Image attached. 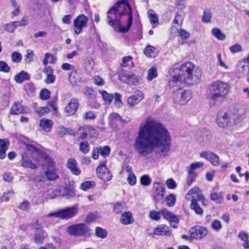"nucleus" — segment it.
<instances>
[{"mask_svg": "<svg viewBox=\"0 0 249 249\" xmlns=\"http://www.w3.org/2000/svg\"><path fill=\"white\" fill-rule=\"evenodd\" d=\"M212 35L218 40H223L225 38V35L218 28H213L212 30Z\"/></svg>", "mask_w": 249, "mask_h": 249, "instance_id": "obj_43", "label": "nucleus"}, {"mask_svg": "<svg viewBox=\"0 0 249 249\" xmlns=\"http://www.w3.org/2000/svg\"><path fill=\"white\" fill-rule=\"evenodd\" d=\"M107 161L102 162L96 168L98 177L104 181H108L112 178V174L106 167Z\"/></svg>", "mask_w": 249, "mask_h": 249, "instance_id": "obj_12", "label": "nucleus"}, {"mask_svg": "<svg viewBox=\"0 0 249 249\" xmlns=\"http://www.w3.org/2000/svg\"><path fill=\"white\" fill-rule=\"evenodd\" d=\"M160 211L157 212L155 210L151 211L149 213V217L151 219L158 221L160 218Z\"/></svg>", "mask_w": 249, "mask_h": 249, "instance_id": "obj_57", "label": "nucleus"}, {"mask_svg": "<svg viewBox=\"0 0 249 249\" xmlns=\"http://www.w3.org/2000/svg\"><path fill=\"white\" fill-rule=\"evenodd\" d=\"M90 147L87 141H82L79 143V151L84 154H87L89 151Z\"/></svg>", "mask_w": 249, "mask_h": 249, "instance_id": "obj_39", "label": "nucleus"}, {"mask_svg": "<svg viewBox=\"0 0 249 249\" xmlns=\"http://www.w3.org/2000/svg\"><path fill=\"white\" fill-rule=\"evenodd\" d=\"M36 228H37V231H36L35 233V242L36 244H42L44 239L47 236V234L46 231L42 229H39L38 227Z\"/></svg>", "mask_w": 249, "mask_h": 249, "instance_id": "obj_26", "label": "nucleus"}, {"mask_svg": "<svg viewBox=\"0 0 249 249\" xmlns=\"http://www.w3.org/2000/svg\"><path fill=\"white\" fill-rule=\"evenodd\" d=\"M191 237L195 239H200L206 236L208 231L207 228L202 226H196L191 228L190 230Z\"/></svg>", "mask_w": 249, "mask_h": 249, "instance_id": "obj_16", "label": "nucleus"}, {"mask_svg": "<svg viewBox=\"0 0 249 249\" xmlns=\"http://www.w3.org/2000/svg\"><path fill=\"white\" fill-rule=\"evenodd\" d=\"M230 89L227 83L221 80L214 81L209 86L207 98L214 103L221 102L226 98Z\"/></svg>", "mask_w": 249, "mask_h": 249, "instance_id": "obj_5", "label": "nucleus"}, {"mask_svg": "<svg viewBox=\"0 0 249 249\" xmlns=\"http://www.w3.org/2000/svg\"><path fill=\"white\" fill-rule=\"evenodd\" d=\"M34 108L36 114L40 116H42L44 114L48 113L50 111L49 108L46 107H37L36 103L34 104Z\"/></svg>", "mask_w": 249, "mask_h": 249, "instance_id": "obj_36", "label": "nucleus"}, {"mask_svg": "<svg viewBox=\"0 0 249 249\" xmlns=\"http://www.w3.org/2000/svg\"><path fill=\"white\" fill-rule=\"evenodd\" d=\"M155 48L151 46H147L144 50V53L148 57H154L155 56Z\"/></svg>", "mask_w": 249, "mask_h": 249, "instance_id": "obj_49", "label": "nucleus"}, {"mask_svg": "<svg viewBox=\"0 0 249 249\" xmlns=\"http://www.w3.org/2000/svg\"><path fill=\"white\" fill-rule=\"evenodd\" d=\"M79 107L78 101L76 98H72L65 107V111L68 116L75 114Z\"/></svg>", "mask_w": 249, "mask_h": 249, "instance_id": "obj_21", "label": "nucleus"}, {"mask_svg": "<svg viewBox=\"0 0 249 249\" xmlns=\"http://www.w3.org/2000/svg\"><path fill=\"white\" fill-rule=\"evenodd\" d=\"M237 69L238 71L242 72L243 74H244V71H246L248 69L249 72L248 74L247 80L248 81H249V68H248V66L246 65L242 64L241 61H239L237 67Z\"/></svg>", "mask_w": 249, "mask_h": 249, "instance_id": "obj_56", "label": "nucleus"}, {"mask_svg": "<svg viewBox=\"0 0 249 249\" xmlns=\"http://www.w3.org/2000/svg\"><path fill=\"white\" fill-rule=\"evenodd\" d=\"M120 221L121 223L124 225L132 224L134 220L132 217V213L129 211L122 213L120 219Z\"/></svg>", "mask_w": 249, "mask_h": 249, "instance_id": "obj_24", "label": "nucleus"}, {"mask_svg": "<svg viewBox=\"0 0 249 249\" xmlns=\"http://www.w3.org/2000/svg\"><path fill=\"white\" fill-rule=\"evenodd\" d=\"M85 95L89 99H92L95 97V93L94 91L89 88H86Z\"/></svg>", "mask_w": 249, "mask_h": 249, "instance_id": "obj_63", "label": "nucleus"}, {"mask_svg": "<svg viewBox=\"0 0 249 249\" xmlns=\"http://www.w3.org/2000/svg\"><path fill=\"white\" fill-rule=\"evenodd\" d=\"M204 165V163L202 162H196L192 163L187 167V171L195 172V170L202 167Z\"/></svg>", "mask_w": 249, "mask_h": 249, "instance_id": "obj_48", "label": "nucleus"}, {"mask_svg": "<svg viewBox=\"0 0 249 249\" xmlns=\"http://www.w3.org/2000/svg\"><path fill=\"white\" fill-rule=\"evenodd\" d=\"M50 96V91L47 89H44L40 93V97L43 100L48 99Z\"/></svg>", "mask_w": 249, "mask_h": 249, "instance_id": "obj_64", "label": "nucleus"}, {"mask_svg": "<svg viewBox=\"0 0 249 249\" xmlns=\"http://www.w3.org/2000/svg\"><path fill=\"white\" fill-rule=\"evenodd\" d=\"M158 76V72L157 68L155 67H151L147 72V79L148 81H152L153 79L157 77Z\"/></svg>", "mask_w": 249, "mask_h": 249, "instance_id": "obj_41", "label": "nucleus"}, {"mask_svg": "<svg viewBox=\"0 0 249 249\" xmlns=\"http://www.w3.org/2000/svg\"><path fill=\"white\" fill-rule=\"evenodd\" d=\"M18 208L23 211H29L30 209V204L28 201L26 200L21 203Z\"/></svg>", "mask_w": 249, "mask_h": 249, "instance_id": "obj_59", "label": "nucleus"}, {"mask_svg": "<svg viewBox=\"0 0 249 249\" xmlns=\"http://www.w3.org/2000/svg\"><path fill=\"white\" fill-rule=\"evenodd\" d=\"M9 144L7 140L0 139V159H3L6 156V151Z\"/></svg>", "mask_w": 249, "mask_h": 249, "instance_id": "obj_30", "label": "nucleus"}, {"mask_svg": "<svg viewBox=\"0 0 249 249\" xmlns=\"http://www.w3.org/2000/svg\"><path fill=\"white\" fill-rule=\"evenodd\" d=\"M53 126V122L51 120L43 118L40 120V126L46 132L51 130Z\"/></svg>", "mask_w": 249, "mask_h": 249, "instance_id": "obj_31", "label": "nucleus"}, {"mask_svg": "<svg viewBox=\"0 0 249 249\" xmlns=\"http://www.w3.org/2000/svg\"><path fill=\"white\" fill-rule=\"evenodd\" d=\"M12 60L14 63H19L22 60V55L17 52H14L11 56Z\"/></svg>", "mask_w": 249, "mask_h": 249, "instance_id": "obj_55", "label": "nucleus"}, {"mask_svg": "<svg viewBox=\"0 0 249 249\" xmlns=\"http://www.w3.org/2000/svg\"><path fill=\"white\" fill-rule=\"evenodd\" d=\"M154 234L157 235L170 236L171 234L170 228L165 225L162 224L158 226L154 231Z\"/></svg>", "mask_w": 249, "mask_h": 249, "instance_id": "obj_23", "label": "nucleus"}, {"mask_svg": "<svg viewBox=\"0 0 249 249\" xmlns=\"http://www.w3.org/2000/svg\"><path fill=\"white\" fill-rule=\"evenodd\" d=\"M165 201L166 205L169 207H173L176 201V196L173 194H170L166 196Z\"/></svg>", "mask_w": 249, "mask_h": 249, "instance_id": "obj_42", "label": "nucleus"}, {"mask_svg": "<svg viewBox=\"0 0 249 249\" xmlns=\"http://www.w3.org/2000/svg\"><path fill=\"white\" fill-rule=\"evenodd\" d=\"M89 18L83 14L78 16L73 20V32L76 35L80 34L84 28L87 27Z\"/></svg>", "mask_w": 249, "mask_h": 249, "instance_id": "obj_11", "label": "nucleus"}, {"mask_svg": "<svg viewBox=\"0 0 249 249\" xmlns=\"http://www.w3.org/2000/svg\"><path fill=\"white\" fill-rule=\"evenodd\" d=\"M44 73L46 74V78L45 82L47 84H52L55 80V76L53 74V71L50 67H47L44 70Z\"/></svg>", "mask_w": 249, "mask_h": 249, "instance_id": "obj_29", "label": "nucleus"}, {"mask_svg": "<svg viewBox=\"0 0 249 249\" xmlns=\"http://www.w3.org/2000/svg\"><path fill=\"white\" fill-rule=\"evenodd\" d=\"M21 166L24 168H31L32 169H36L37 168L36 164L33 163L31 160L27 157H23Z\"/></svg>", "mask_w": 249, "mask_h": 249, "instance_id": "obj_32", "label": "nucleus"}, {"mask_svg": "<svg viewBox=\"0 0 249 249\" xmlns=\"http://www.w3.org/2000/svg\"><path fill=\"white\" fill-rule=\"evenodd\" d=\"M173 98L175 104L184 106L192 99V95L190 90L179 89L173 93Z\"/></svg>", "mask_w": 249, "mask_h": 249, "instance_id": "obj_10", "label": "nucleus"}, {"mask_svg": "<svg viewBox=\"0 0 249 249\" xmlns=\"http://www.w3.org/2000/svg\"><path fill=\"white\" fill-rule=\"evenodd\" d=\"M178 71V72L175 74L169 81L171 87H179L182 84L194 85L201 80V69L191 62H186L182 64Z\"/></svg>", "mask_w": 249, "mask_h": 249, "instance_id": "obj_3", "label": "nucleus"}, {"mask_svg": "<svg viewBox=\"0 0 249 249\" xmlns=\"http://www.w3.org/2000/svg\"><path fill=\"white\" fill-rule=\"evenodd\" d=\"M171 140L169 132L162 124L148 118L140 125L134 149L140 156L144 157L156 149L165 153L170 149Z\"/></svg>", "mask_w": 249, "mask_h": 249, "instance_id": "obj_1", "label": "nucleus"}, {"mask_svg": "<svg viewBox=\"0 0 249 249\" xmlns=\"http://www.w3.org/2000/svg\"><path fill=\"white\" fill-rule=\"evenodd\" d=\"M126 208L125 202L116 203L113 208V211L117 214L121 213Z\"/></svg>", "mask_w": 249, "mask_h": 249, "instance_id": "obj_37", "label": "nucleus"}, {"mask_svg": "<svg viewBox=\"0 0 249 249\" xmlns=\"http://www.w3.org/2000/svg\"><path fill=\"white\" fill-rule=\"evenodd\" d=\"M185 198L188 200L191 199L190 208L195 212L196 214L202 215L203 210L197 203V201H201L203 205H206L208 204V201L205 198L202 194V191L198 188L193 187L187 193Z\"/></svg>", "mask_w": 249, "mask_h": 249, "instance_id": "obj_6", "label": "nucleus"}, {"mask_svg": "<svg viewBox=\"0 0 249 249\" xmlns=\"http://www.w3.org/2000/svg\"><path fill=\"white\" fill-rule=\"evenodd\" d=\"M27 108L24 107L20 103L15 102L10 109V113L13 115L27 113Z\"/></svg>", "mask_w": 249, "mask_h": 249, "instance_id": "obj_25", "label": "nucleus"}, {"mask_svg": "<svg viewBox=\"0 0 249 249\" xmlns=\"http://www.w3.org/2000/svg\"><path fill=\"white\" fill-rule=\"evenodd\" d=\"M210 197L212 200L215 201L217 203H221L223 200V198L221 193H212Z\"/></svg>", "mask_w": 249, "mask_h": 249, "instance_id": "obj_50", "label": "nucleus"}, {"mask_svg": "<svg viewBox=\"0 0 249 249\" xmlns=\"http://www.w3.org/2000/svg\"><path fill=\"white\" fill-rule=\"evenodd\" d=\"M229 49L231 53H236L241 52L242 51V47L239 44H235L231 46Z\"/></svg>", "mask_w": 249, "mask_h": 249, "instance_id": "obj_62", "label": "nucleus"}, {"mask_svg": "<svg viewBox=\"0 0 249 249\" xmlns=\"http://www.w3.org/2000/svg\"><path fill=\"white\" fill-rule=\"evenodd\" d=\"M99 149L100 151V154L104 157L108 156L110 152V148L109 146L107 145L103 147H99Z\"/></svg>", "mask_w": 249, "mask_h": 249, "instance_id": "obj_52", "label": "nucleus"}, {"mask_svg": "<svg viewBox=\"0 0 249 249\" xmlns=\"http://www.w3.org/2000/svg\"><path fill=\"white\" fill-rule=\"evenodd\" d=\"M67 167L74 175L78 176L81 174V171L77 166V162L73 158H70L68 160Z\"/></svg>", "mask_w": 249, "mask_h": 249, "instance_id": "obj_22", "label": "nucleus"}, {"mask_svg": "<svg viewBox=\"0 0 249 249\" xmlns=\"http://www.w3.org/2000/svg\"><path fill=\"white\" fill-rule=\"evenodd\" d=\"M14 79L17 83L21 84L25 81L29 80L30 76L26 71H22L16 75Z\"/></svg>", "mask_w": 249, "mask_h": 249, "instance_id": "obj_28", "label": "nucleus"}, {"mask_svg": "<svg viewBox=\"0 0 249 249\" xmlns=\"http://www.w3.org/2000/svg\"><path fill=\"white\" fill-rule=\"evenodd\" d=\"M212 15L210 10L206 9L203 11L202 17V21L204 23H209L211 22Z\"/></svg>", "mask_w": 249, "mask_h": 249, "instance_id": "obj_40", "label": "nucleus"}, {"mask_svg": "<svg viewBox=\"0 0 249 249\" xmlns=\"http://www.w3.org/2000/svg\"><path fill=\"white\" fill-rule=\"evenodd\" d=\"M144 98V94L140 90L137 91L135 94L127 99V104L131 107H134L138 104Z\"/></svg>", "mask_w": 249, "mask_h": 249, "instance_id": "obj_20", "label": "nucleus"}, {"mask_svg": "<svg viewBox=\"0 0 249 249\" xmlns=\"http://www.w3.org/2000/svg\"><path fill=\"white\" fill-rule=\"evenodd\" d=\"M200 157L210 161L214 166L219 164V157L215 154L209 151H203L200 153Z\"/></svg>", "mask_w": 249, "mask_h": 249, "instance_id": "obj_19", "label": "nucleus"}, {"mask_svg": "<svg viewBox=\"0 0 249 249\" xmlns=\"http://www.w3.org/2000/svg\"><path fill=\"white\" fill-rule=\"evenodd\" d=\"M78 213V207L77 205L69 207L56 212L50 213L48 216L59 218L62 219H69L75 216Z\"/></svg>", "mask_w": 249, "mask_h": 249, "instance_id": "obj_7", "label": "nucleus"}, {"mask_svg": "<svg viewBox=\"0 0 249 249\" xmlns=\"http://www.w3.org/2000/svg\"><path fill=\"white\" fill-rule=\"evenodd\" d=\"M153 196L154 201L159 202L163 201V195L165 192V188L163 184L159 182H155L153 185Z\"/></svg>", "mask_w": 249, "mask_h": 249, "instance_id": "obj_15", "label": "nucleus"}, {"mask_svg": "<svg viewBox=\"0 0 249 249\" xmlns=\"http://www.w3.org/2000/svg\"><path fill=\"white\" fill-rule=\"evenodd\" d=\"M161 214L166 220L170 222L171 226L174 228L177 227L178 222V219L172 213L169 212L166 209H163L160 211Z\"/></svg>", "mask_w": 249, "mask_h": 249, "instance_id": "obj_18", "label": "nucleus"}, {"mask_svg": "<svg viewBox=\"0 0 249 249\" xmlns=\"http://www.w3.org/2000/svg\"><path fill=\"white\" fill-rule=\"evenodd\" d=\"M244 113V109L240 106L236 107L226 112H219L216 116V124L219 127L223 128L231 127L238 122Z\"/></svg>", "mask_w": 249, "mask_h": 249, "instance_id": "obj_4", "label": "nucleus"}, {"mask_svg": "<svg viewBox=\"0 0 249 249\" xmlns=\"http://www.w3.org/2000/svg\"><path fill=\"white\" fill-rule=\"evenodd\" d=\"M114 95H115L114 105L116 107L119 108L122 105V102L121 101L122 96L121 94L117 93H115Z\"/></svg>", "mask_w": 249, "mask_h": 249, "instance_id": "obj_60", "label": "nucleus"}, {"mask_svg": "<svg viewBox=\"0 0 249 249\" xmlns=\"http://www.w3.org/2000/svg\"><path fill=\"white\" fill-rule=\"evenodd\" d=\"M87 131H88V135L89 136V139L90 142L95 141L98 136L96 130L90 126H88Z\"/></svg>", "mask_w": 249, "mask_h": 249, "instance_id": "obj_34", "label": "nucleus"}, {"mask_svg": "<svg viewBox=\"0 0 249 249\" xmlns=\"http://www.w3.org/2000/svg\"><path fill=\"white\" fill-rule=\"evenodd\" d=\"M99 92L101 94L103 99L105 101L106 104L109 105L113 99L112 95L108 93L105 90L100 91Z\"/></svg>", "mask_w": 249, "mask_h": 249, "instance_id": "obj_44", "label": "nucleus"}, {"mask_svg": "<svg viewBox=\"0 0 249 249\" xmlns=\"http://www.w3.org/2000/svg\"><path fill=\"white\" fill-rule=\"evenodd\" d=\"M132 57L131 56H127L124 57L122 58V62L121 64L122 67H126L127 66L132 67Z\"/></svg>", "mask_w": 249, "mask_h": 249, "instance_id": "obj_45", "label": "nucleus"}, {"mask_svg": "<svg viewBox=\"0 0 249 249\" xmlns=\"http://www.w3.org/2000/svg\"><path fill=\"white\" fill-rule=\"evenodd\" d=\"M212 139V136L210 131L202 129L197 131L196 139L197 142L201 145H205L209 144Z\"/></svg>", "mask_w": 249, "mask_h": 249, "instance_id": "obj_13", "label": "nucleus"}, {"mask_svg": "<svg viewBox=\"0 0 249 249\" xmlns=\"http://www.w3.org/2000/svg\"><path fill=\"white\" fill-rule=\"evenodd\" d=\"M10 67L3 61H0V71L9 72L10 71Z\"/></svg>", "mask_w": 249, "mask_h": 249, "instance_id": "obj_58", "label": "nucleus"}, {"mask_svg": "<svg viewBox=\"0 0 249 249\" xmlns=\"http://www.w3.org/2000/svg\"><path fill=\"white\" fill-rule=\"evenodd\" d=\"M3 28L5 31L8 32L10 33H13L16 29L14 22L5 24L3 26Z\"/></svg>", "mask_w": 249, "mask_h": 249, "instance_id": "obj_53", "label": "nucleus"}, {"mask_svg": "<svg viewBox=\"0 0 249 249\" xmlns=\"http://www.w3.org/2000/svg\"><path fill=\"white\" fill-rule=\"evenodd\" d=\"M107 22L116 31L127 32L132 23V10L128 2L122 0L115 4L107 13Z\"/></svg>", "mask_w": 249, "mask_h": 249, "instance_id": "obj_2", "label": "nucleus"}, {"mask_svg": "<svg viewBox=\"0 0 249 249\" xmlns=\"http://www.w3.org/2000/svg\"><path fill=\"white\" fill-rule=\"evenodd\" d=\"M16 28L21 26H25L28 25V20L27 18H23L19 21H14Z\"/></svg>", "mask_w": 249, "mask_h": 249, "instance_id": "obj_61", "label": "nucleus"}, {"mask_svg": "<svg viewBox=\"0 0 249 249\" xmlns=\"http://www.w3.org/2000/svg\"><path fill=\"white\" fill-rule=\"evenodd\" d=\"M95 233L97 237L102 239L106 238L107 235V232L106 230L99 227L96 228Z\"/></svg>", "mask_w": 249, "mask_h": 249, "instance_id": "obj_38", "label": "nucleus"}, {"mask_svg": "<svg viewBox=\"0 0 249 249\" xmlns=\"http://www.w3.org/2000/svg\"><path fill=\"white\" fill-rule=\"evenodd\" d=\"M120 81H123L129 85H137L141 79L140 76L134 74L132 72L128 71L123 72L119 75Z\"/></svg>", "mask_w": 249, "mask_h": 249, "instance_id": "obj_14", "label": "nucleus"}, {"mask_svg": "<svg viewBox=\"0 0 249 249\" xmlns=\"http://www.w3.org/2000/svg\"><path fill=\"white\" fill-rule=\"evenodd\" d=\"M88 126L80 127L77 130L78 138L79 140H85L88 137Z\"/></svg>", "mask_w": 249, "mask_h": 249, "instance_id": "obj_33", "label": "nucleus"}, {"mask_svg": "<svg viewBox=\"0 0 249 249\" xmlns=\"http://www.w3.org/2000/svg\"><path fill=\"white\" fill-rule=\"evenodd\" d=\"M95 185V183L93 181H86L81 183L80 189L84 191H86L94 187Z\"/></svg>", "mask_w": 249, "mask_h": 249, "instance_id": "obj_47", "label": "nucleus"}, {"mask_svg": "<svg viewBox=\"0 0 249 249\" xmlns=\"http://www.w3.org/2000/svg\"><path fill=\"white\" fill-rule=\"evenodd\" d=\"M151 179L147 175L142 176L140 179L141 183L143 186H148L151 183Z\"/></svg>", "mask_w": 249, "mask_h": 249, "instance_id": "obj_51", "label": "nucleus"}, {"mask_svg": "<svg viewBox=\"0 0 249 249\" xmlns=\"http://www.w3.org/2000/svg\"><path fill=\"white\" fill-rule=\"evenodd\" d=\"M147 15L153 28H155L159 24V18L157 14L153 10H149Z\"/></svg>", "mask_w": 249, "mask_h": 249, "instance_id": "obj_27", "label": "nucleus"}, {"mask_svg": "<svg viewBox=\"0 0 249 249\" xmlns=\"http://www.w3.org/2000/svg\"><path fill=\"white\" fill-rule=\"evenodd\" d=\"M74 195V193L72 189L68 187H61L59 189L54 190L52 195H50V197L51 198H54L57 196H62L69 197Z\"/></svg>", "mask_w": 249, "mask_h": 249, "instance_id": "obj_17", "label": "nucleus"}, {"mask_svg": "<svg viewBox=\"0 0 249 249\" xmlns=\"http://www.w3.org/2000/svg\"><path fill=\"white\" fill-rule=\"evenodd\" d=\"M122 121L121 117L116 113H112L109 115V121L110 124L114 125Z\"/></svg>", "mask_w": 249, "mask_h": 249, "instance_id": "obj_35", "label": "nucleus"}, {"mask_svg": "<svg viewBox=\"0 0 249 249\" xmlns=\"http://www.w3.org/2000/svg\"><path fill=\"white\" fill-rule=\"evenodd\" d=\"M43 168L48 180L53 181L58 178L59 176L57 173L55 162L51 158L48 157L45 158Z\"/></svg>", "mask_w": 249, "mask_h": 249, "instance_id": "obj_9", "label": "nucleus"}, {"mask_svg": "<svg viewBox=\"0 0 249 249\" xmlns=\"http://www.w3.org/2000/svg\"><path fill=\"white\" fill-rule=\"evenodd\" d=\"M188 172V176L187 178V184L190 185L196 179L197 173L196 172H192L187 171Z\"/></svg>", "mask_w": 249, "mask_h": 249, "instance_id": "obj_46", "label": "nucleus"}, {"mask_svg": "<svg viewBox=\"0 0 249 249\" xmlns=\"http://www.w3.org/2000/svg\"><path fill=\"white\" fill-rule=\"evenodd\" d=\"M211 225L213 229L216 231H219L222 227L221 222L216 219L212 221Z\"/></svg>", "mask_w": 249, "mask_h": 249, "instance_id": "obj_54", "label": "nucleus"}, {"mask_svg": "<svg viewBox=\"0 0 249 249\" xmlns=\"http://www.w3.org/2000/svg\"><path fill=\"white\" fill-rule=\"evenodd\" d=\"M66 231L70 235L75 236L89 237L91 235V230L84 223H79L69 226L67 228Z\"/></svg>", "mask_w": 249, "mask_h": 249, "instance_id": "obj_8", "label": "nucleus"}]
</instances>
